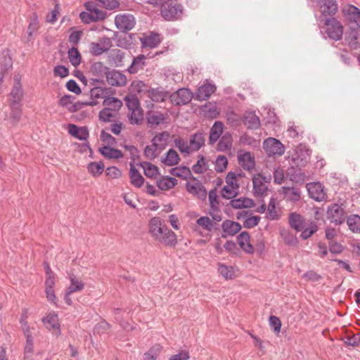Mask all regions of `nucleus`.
<instances>
[{
	"instance_id": "f257e3e1",
	"label": "nucleus",
	"mask_w": 360,
	"mask_h": 360,
	"mask_svg": "<svg viewBox=\"0 0 360 360\" xmlns=\"http://www.w3.org/2000/svg\"><path fill=\"white\" fill-rule=\"evenodd\" d=\"M149 233L154 239L167 246H175L177 243L176 235L165 224V221L155 217L149 221Z\"/></svg>"
},
{
	"instance_id": "f03ea898",
	"label": "nucleus",
	"mask_w": 360,
	"mask_h": 360,
	"mask_svg": "<svg viewBox=\"0 0 360 360\" xmlns=\"http://www.w3.org/2000/svg\"><path fill=\"white\" fill-rule=\"evenodd\" d=\"M323 25L326 26V33L328 37L335 41H339L343 35V26L335 18L321 19Z\"/></svg>"
},
{
	"instance_id": "7ed1b4c3",
	"label": "nucleus",
	"mask_w": 360,
	"mask_h": 360,
	"mask_svg": "<svg viewBox=\"0 0 360 360\" xmlns=\"http://www.w3.org/2000/svg\"><path fill=\"white\" fill-rule=\"evenodd\" d=\"M182 11V6L180 4L170 1L163 2L160 6L161 15L169 21L176 20Z\"/></svg>"
},
{
	"instance_id": "20e7f679",
	"label": "nucleus",
	"mask_w": 360,
	"mask_h": 360,
	"mask_svg": "<svg viewBox=\"0 0 360 360\" xmlns=\"http://www.w3.org/2000/svg\"><path fill=\"white\" fill-rule=\"evenodd\" d=\"M343 17L352 29L360 27V9L352 4H347L342 8Z\"/></svg>"
},
{
	"instance_id": "39448f33",
	"label": "nucleus",
	"mask_w": 360,
	"mask_h": 360,
	"mask_svg": "<svg viewBox=\"0 0 360 360\" xmlns=\"http://www.w3.org/2000/svg\"><path fill=\"white\" fill-rule=\"evenodd\" d=\"M271 178L264 176L260 174L253 176V193L255 196L262 197L266 195L267 192L266 183L270 181Z\"/></svg>"
},
{
	"instance_id": "423d86ee",
	"label": "nucleus",
	"mask_w": 360,
	"mask_h": 360,
	"mask_svg": "<svg viewBox=\"0 0 360 360\" xmlns=\"http://www.w3.org/2000/svg\"><path fill=\"white\" fill-rule=\"evenodd\" d=\"M192 98L193 93L186 88L179 89L170 95L171 101L175 105L188 104L192 100Z\"/></svg>"
},
{
	"instance_id": "0eeeda50",
	"label": "nucleus",
	"mask_w": 360,
	"mask_h": 360,
	"mask_svg": "<svg viewBox=\"0 0 360 360\" xmlns=\"http://www.w3.org/2000/svg\"><path fill=\"white\" fill-rule=\"evenodd\" d=\"M115 23L118 30L127 32L135 26V19L131 14H120L115 16Z\"/></svg>"
},
{
	"instance_id": "6e6552de",
	"label": "nucleus",
	"mask_w": 360,
	"mask_h": 360,
	"mask_svg": "<svg viewBox=\"0 0 360 360\" xmlns=\"http://www.w3.org/2000/svg\"><path fill=\"white\" fill-rule=\"evenodd\" d=\"M263 148L269 155H281L285 149L281 142L274 138H268L264 141Z\"/></svg>"
},
{
	"instance_id": "1a4fd4ad",
	"label": "nucleus",
	"mask_w": 360,
	"mask_h": 360,
	"mask_svg": "<svg viewBox=\"0 0 360 360\" xmlns=\"http://www.w3.org/2000/svg\"><path fill=\"white\" fill-rule=\"evenodd\" d=\"M307 188L310 198L316 201H323L326 198L324 188L319 182L307 184Z\"/></svg>"
},
{
	"instance_id": "9d476101",
	"label": "nucleus",
	"mask_w": 360,
	"mask_h": 360,
	"mask_svg": "<svg viewBox=\"0 0 360 360\" xmlns=\"http://www.w3.org/2000/svg\"><path fill=\"white\" fill-rule=\"evenodd\" d=\"M327 217L332 223L341 224L345 219V213L344 210L337 204H334L328 207L327 210Z\"/></svg>"
},
{
	"instance_id": "9b49d317",
	"label": "nucleus",
	"mask_w": 360,
	"mask_h": 360,
	"mask_svg": "<svg viewBox=\"0 0 360 360\" xmlns=\"http://www.w3.org/2000/svg\"><path fill=\"white\" fill-rule=\"evenodd\" d=\"M41 321L49 330L51 331L56 336L60 335L58 318L56 313H49L45 317H43Z\"/></svg>"
},
{
	"instance_id": "f8f14e48",
	"label": "nucleus",
	"mask_w": 360,
	"mask_h": 360,
	"mask_svg": "<svg viewBox=\"0 0 360 360\" xmlns=\"http://www.w3.org/2000/svg\"><path fill=\"white\" fill-rule=\"evenodd\" d=\"M318 5L320 12L323 16H333L338 11V6L336 0H319Z\"/></svg>"
},
{
	"instance_id": "ddd939ff",
	"label": "nucleus",
	"mask_w": 360,
	"mask_h": 360,
	"mask_svg": "<svg viewBox=\"0 0 360 360\" xmlns=\"http://www.w3.org/2000/svg\"><path fill=\"white\" fill-rule=\"evenodd\" d=\"M112 45V41L110 38L103 37L98 43L93 42L90 44V52L94 56H99L108 51Z\"/></svg>"
},
{
	"instance_id": "4468645a",
	"label": "nucleus",
	"mask_w": 360,
	"mask_h": 360,
	"mask_svg": "<svg viewBox=\"0 0 360 360\" xmlns=\"http://www.w3.org/2000/svg\"><path fill=\"white\" fill-rule=\"evenodd\" d=\"M107 82L111 86H123L127 84L126 76L118 70L109 71L106 75Z\"/></svg>"
},
{
	"instance_id": "2eb2a0df",
	"label": "nucleus",
	"mask_w": 360,
	"mask_h": 360,
	"mask_svg": "<svg viewBox=\"0 0 360 360\" xmlns=\"http://www.w3.org/2000/svg\"><path fill=\"white\" fill-rule=\"evenodd\" d=\"M216 91V86L212 84H204L198 87L195 99L198 101H206Z\"/></svg>"
},
{
	"instance_id": "dca6fc26",
	"label": "nucleus",
	"mask_w": 360,
	"mask_h": 360,
	"mask_svg": "<svg viewBox=\"0 0 360 360\" xmlns=\"http://www.w3.org/2000/svg\"><path fill=\"white\" fill-rule=\"evenodd\" d=\"M205 134L202 132H196L189 139V148L191 153L196 152L205 145Z\"/></svg>"
},
{
	"instance_id": "f3484780",
	"label": "nucleus",
	"mask_w": 360,
	"mask_h": 360,
	"mask_svg": "<svg viewBox=\"0 0 360 360\" xmlns=\"http://www.w3.org/2000/svg\"><path fill=\"white\" fill-rule=\"evenodd\" d=\"M238 160L240 165L248 171H250L255 166V158L250 152L240 153L238 157Z\"/></svg>"
},
{
	"instance_id": "a211bd4d",
	"label": "nucleus",
	"mask_w": 360,
	"mask_h": 360,
	"mask_svg": "<svg viewBox=\"0 0 360 360\" xmlns=\"http://www.w3.org/2000/svg\"><path fill=\"white\" fill-rule=\"evenodd\" d=\"M108 94L107 88L94 87L90 91L91 100L85 102L86 105L94 106L98 103L96 101L97 98H105Z\"/></svg>"
},
{
	"instance_id": "6ab92c4d",
	"label": "nucleus",
	"mask_w": 360,
	"mask_h": 360,
	"mask_svg": "<svg viewBox=\"0 0 360 360\" xmlns=\"http://www.w3.org/2000/svg\"><path fill=\"white\" fill-rule=\"evenodd\" d=\"M142 47L153 49L157 47L161 42L160 34L155 32H150L141 39Z\"/></svg>"
},
{
	"instance_id": "aec40b11",
	"label": "nucleus",
	"mask_w": 360,
	"mask_h": 360,
	"mask_svg": "<svg viewBox=\"0 0 360 360\" xmlns=\"http://www.w3.org/2000/svg\"><path fill=\"white\" fill-rule=\"evenodd\" d=\"M169 93L162 87L151 88L148 91V96L154 102H163L168 97Z\"/></svg>"
},
{
	"instance_id": "412c9836",
	"label": "nucleus",
	"mask_w": 360,
	"mask_h": 360,
	"mask_svg": "<svg viewBox=\"0 0 360 360\" xmlns=\"http://www.w3.org/2000/svg\"><path fill=\"white\" fill-rule=\"evenodd\" d=\"M244 124L250 129H257L260 126V120L253 112H246L243 117Z\"/></svg>"
},
{
	"instance_id": "4be33fe9",
	"label": "nucleus",
	"mask_w": 360,
	"mask_h": 360,
	"mask_svg": "<svg viewBox=\"0 0 360 360\" xmlns=\"http://www.w3.org/2000/svg\"><path fill=\"white\" fill-rule=\"evenodd\" d=\"M11 103H19L22 98V90L20 79L15 76L14 84L11 92Z\"/></svg>"
},
{
	"instance_id": "5701e85b",
	"label": "nucleus",
	"mask_w": 360,
	"mask_h": 360,
	"mask_svg": "<svg viewBox=\"0 0 360 360\" xmlns=\"http://www.w3.org/2000/svg\"><path fill=\"white\" fill-rule=\"evenodd\" d=\"M282 193L287 200L295 202L300 199L301 191L298 188L283 186Z\"/></svg>"
},
{
	"instance_id": "b1692460",
	"label": "nucleus",
	"mask_w": 360,
	"mask_h": 360,
	"mask_svg": "<svg viewBox=\"0 0 360 360\" xmlns=\"http://www.w3.org/2000/svg\"><path fill=\"white\" fill-rule=\"evenodd\" d=\"M223 231L229 236H234L241 230V225L236 221L225 220L221 224Z\"/></svg>"
},
{
	"instance_id": "393cba45",
	"label": "nucleus",
	"mask_w": 360,
	"mask_h": 360,
	"mask_svg": "<svg viewBox=\"0 0 360 360\" xmlns=\"http://www.w3.org/2000/svg\"><path fill=\"white\" fill-rule=\"evenodd\" d=\"M240 247L247 253L252 254L254 248L250 243V235L247 231L242 232L237 238Z\"/></svg>"
},
{
	"instance_id": "a878e982",
	"label": "nucleus",
	"mask_w": 360,
	"mask_h": 360,
	"mask_svg": "<svg viewBox=\"0 0 360 360\" xmlns=\"http://www.w3.org/2000/svg\"><path fill=\"white\" fill-rule=\"evenodd\" d=\"M224 124L220 121H216L210 129L209 143L214 144L220 137L223 132Z\"/></svg>"
},
{
	"instance_id": "bb28decb",
	"label": "nucleus",
	"mask_w": 360,
	"mask_h": 360,
	"mask_svg": "<svg viewBox=\"0 0 360 360\" xmlns=\"http://www.w3.org/2000/svg\"><path fill=\"white\" fill-rule=\"evenodd\" d=\"M289 224L297 231H301L304 228V219L302 215L292 212L289 215Z\"/></svg>"
},
{
	"instance_id": "cd10ccee",
	"label": "nucleus",
	"mask_w": 360,
	"mask_h": 360,
	"mask_svg": "<svg viewBox=\"0 0 360 360\" xmlns=\"http://www.w3.org/2000/svg\"><path fill=\"white\" fill-rule=\"evenodd\" d=\"M146 56L144 55H139L134 57L131 65L128 68L127 70L130 74H136L139 70H143L146 65Z\"/></svg>"
},
{
	"instance_id": "c85d7f7f",
	"label": "nucleus",
	"mask_w": 360,
	"mask_h": 360,
	"mask_svg": "<svg viewBox=\"0 0 360 360\" xmlns=\"http://www.w3.org/2000/svg\"><path fill=\"white\" fill-rule=\"evenodd\" d=\"M186 190L188 193L195 195L200 199H205L207 196V191L205 187L200 183L191 184L188 183L186 184Z\"/></svg>"
},
{
	"instance_id": "c756f323",
	"label": "nucleus",
	"mask_w": 360,
	"mask_h": 360,
	"mask_svg": "<svg viewBox=\"0 0 360 360\" xmlns=\"http://www.w3.org/2000/svg\"><path fill=\"white\" fill-rule=\"evenodd\" d=\"M169 137V133L163 131L156 134L153 138L151 142L156 145L159 148V150H162V151L167 146Z\"/></svg>"
},
{
	"instance_id": "7c9ffc66",
	"label": "nucleus",
	"mask_w": 360,
	"mask_h": 360,
	"mask_svg": "<svg viewBox=\"0 0 360 360\" xmlns=\"http://www.w3.org/2000/svg\"><path fill=\"white\" fill-rule=\"evenodd\" d=\"M217 270L219 274L226 280L233 279L236 276V271L232 266H228L222 263H218Z\"/></svg>"
},
{
	"instance_id": "2f4dec72",
	"label": "nucleus",
	"mask_w": 360,
	"mask_h": 360,
	"mask_svg": "<svg viewBox=\"0 0 360 360\" xmlns=\"http://www.w3.org/2000/svg\"><path fill=\"white\" fill-rule=\"evenodd\" d=\"M100 153L108 159H119L123 157V153L120 150L105 146L99 149Z\"/></svg>"
},
{
	"instance_id": "473e14b6",
	"label": "nucleus",
	"mask_w": 360,
	"mask_h": 360,
	"mask_svg": "<svg viewBox=\"0 0 360 360\" xmlns=\"http://www.w3.org/2000/svg\"><path fill=\"white\" fill-rule=\"evenodd\" d=\"M129 176L131 184L133 186L137 188H140L143 186L144 179L132 164H130Z\"/></svg>"
},
{
	"instance_id": "72a5a7b5",
	"label": "nucleus",
	"mask_w": 360,
	"mask_h": 360,
	"mask_svg": "<svg viewBox=\"0 0 360 360\" xmlns=\"http://www.w3.org/2000/svg\"><path fill=\"white\" fill-rule=\"evenodd\" d=\"M177 183L178 181L175 178L165 176L157 181V186L160 189L167 191L174 188Z\"/></svg>"
},
{
	"instance_id": "f704fd0d",
	"label": "nucleus",
	"mask_w": 360,
	"mask_h": 360,
	"mask_svg": "<svg viewBox=\"0 0 360 360\" xmlns=\"http://www.w3.org/2000/svg\"><path fill=\"white\" fill-rule=\"evenodd\" d=\"M180 161V158L177 152L174 149H169L166 153L165 157L162 158V162L167 166H174Z\"/></svg>"
},
{
	"instance_id": "c9c22d12",
	"label": "nucleus",
	"mask_w": 360,
	"mask_h": 360,
	"mask_svg": "<svg viewBox=\"0 0 360 360\" xmlns=\"http://www.w3.org/2000/svg\"><path fill=\"white\" fill-rule=\"evenodd\" d=\"M69 279L70 281V285L66 288L68 290V293H75L82 291L84 288V284L82 281L78 280L73 274H69Z\"/></svg>"
},
{
	"instance_id": "e433bc0d",
	"label": "nucleus",
	"mask_w": 360,
	"mask_h": 360,
	"mask_svg": "<svg viewBox=\"0 0 360 360\" xmlns=\"http://www.w3.org/2000/svg\"><path fill=\"white\" fill-rule=\"evenodd\" d=\"M233 145V138L231 134L226 133L220 139L218 144L217 149L220 151H226L231 148Z\"/></svg>"
},
{
	"instance_id": "4c0bfd02",
	"label": "nucleus",
	"mask_w": 360,
	"mask_h": 360,
	"mask_svg": "<svg viewBox=\"0 0 360 360\" xmlns=\"http://www.w3.org/2000/svg\"><path fill=\"white\" fill-rule=\"evenodd\" d=\"M127 117L130 124L140 125L143 121V111L141 108L131 110Z\"/></svg>"
},
{
	"instance_id": "58836bf2",
	"label": "nucleus",
	"mask_w": 360,
	"mask_h": 360,
	"mask_svg": "<svg viewBox=\"0 0 360 360\" xmlns=\"http://www.w3.org/2000/svg\"><path fill=\"white\" fill-rule=\"evenodd\" d=\"M287 176L290 179L295 182L303 181L304 174L302 173L300 169L291 167L287 170Z\"/></svg>"
},
{
	"instance_id": "ea45409f",
	"label": "nucleus",
	"mask_w": 360,
	"mask_h": 360,
	"mask_svg": "<svg viewBox=\"0 0 360 360\" xmlns=\"http://www.w3.org/2000/svg\"><path fill=\"white\" fill-rule=\"evenodd\" d=\"M171 174L175 176L180 177L184 179H186L191 176V172L188 167H178L171 169Z\"/></svg>"
},
{
	"instance_id": "a19ab883",
	"label": "nucleus",
	"mask_w": 360,
	"mask_h": 360,
	"mask_svg": "<svg viewBox=\"0 0 360 360\" xmlns=\"http://www.w3.org/2000/svg\"><path fill=\"white\" fill-rule=\"evenodd\" d=\"M280 234L286 245L290 246H295L297 245V239L295 235L288 230L283 229L281 231Z\"/></svg>"
},
{
	"instance_id": "79ce46f5",
	"label": "nucleus",
	"mask_w": 360,
	"mask_h": 360,
	"mask_svg": "<svg viewBox=\"0 0 360 360\" xmlns=\"http://www.w3.org/2000/svg\"><path fill=\"white\" fill-rule=\"evenodd\" d=\"M103 105L106 106L105 108L119 110L122 106V102L115 97L106 96L103 100Z\"/></svg>"
},
{
	"instance_id": "37998d69",
	"label": "nucleus",
	"mask_w": 360,
	"mask_h": 360,
	"mask_svg": "<svg viewBox=\"0 0 360 360\" xmlns=\"http://www.w3.org/2000/svg\"><path fill=\"white\" fill-rule=\"evenodd\" d=\"M11 112L10 114V118L13 124H17L22 115V110L19 103H11Z\"/></svg>"
},
{
	"instance_id": "c03bdc74",
	"label": "nucleus",
	"mask_w": 360,
	"mask_h": 360,
	"mask_svg": "<svg viewBox=\"0 0 360 360\" xmlns=\"http://www.w3.org/2000/svg\"><path fill=\"white\" fill-rule=\"evenodd\" d=\"M79 17H80L81 20L86 24H89L93 22H97V21L103 20L105 19L104 18L98 16V13L94 14L89 11L81 12L79 14Z\"/></svg>"
},
{
	"instance_id": "a18cd8bd",
	"label": "nucleus",
	"mask_w": 360,
	"mask_h": 360,
	"mask_svg": "<svg viewBox=\"0 0 360 360\" xmlns=\"http://www.w3.org/2000/svg\"><path fill=\"white\" fill-rule=\"evenodd\" d=\"M141 166L144 170V174L147 177L153 178L158 174V168L155 165L148 162L141 163Z\"/></svg>"
},
{
	"instance_id": "49530a36",
	"label": "nucleus",
	"mask_w": 360,
	"mask_h": 360,
	"mask_svg": "<svg viewBox=\"0 0 360 360\" xmlns=\"http://www.w3.org/2000/svg\"><path fill=\"white\" fill-rule=\"evenodd\" d=\"M162 152V150H159V148L152 143L151 145L147 146L144 149V155L149 160H153L157 158L159 154Z\"/></svg>"
},
{
	"instance_id": "de8ad7c7",
	"label": "nucleus",
	"mask_w": 360,
	"mask_h": 360,
	"mask_svg": "<svg viewBox=\"0 0 360 360\" xmlns=\"http://www.w3.org/2000/svg\"><path fill=\"white\" fill-rule=\"evenodd\" d=\"M87 169L94 176H98L104 170V165L102 162H93L88 165Z\"/></svg>"
},
{
	"instance_id": "09e8293b",
	"label": "nucleus",
	"mask_w": 360,
	"mask_h": 360,
	"mask_svg": "<svg viewBox=\"0 0 360 360\" xmlns=\"http://www.w3.org/2000/svg\"><path fill=\"white\" fill-rule=\"evenodd\" d=\"M195 174H203L207 169V165L203 155H199L197 162L192 167Z\"/></svg>"
},
{
	"instance_id": "8fccbe9b",
	"label": "nucleus",
	"mask_w": 360,
	"mask_h": 360,
	"mask_svg": "<svg viewBox=\"0 0 360 360\" xmlns=\"http://www.w3.org/2000/svg\"><path fill=\"white\" fill-rule=\"evenodd\" d=\"M196 224L207 231H212L214 229V224L208 217H200L197 219Z\"/></svg>"
},
{
	"instance_id": "3c124183",
	"label": "nucleus",
	"mask_w": 360,
	"mask_h": 360,
	"mask_svg": "<svg viewBox=\"0 0 360 360\" xmlns=\"http://www.w3.org/2000/svg\"><path fill=\"white\" fill-rule=\"evenodd\" d=\"M68 58L70 59V62L71 64L77 67L81 63V54L79 53L78 49L73 46L68 50Z\"/></svg>"
},
{
	"instance_id": "603ef678",
	"label": "nucleus",
	"mask_w": 360,
	"mask_h": 360,
	"mask_svg": "<svg viewBox=\"0 0 360 360\" xmlns=\"http://www.w3.org/2000/svg\"><path fill=\"white\" fill-rule=\"evenodd\" d=\"M129 111L141 108L138 98L134 95L126 96L124 98Z\"/></svg>"
},
{
	"instance_id": "864d4df0",
	"label": "nucleus",
	"mask_w": 360,
	"mask_h": 360,
	"mask_svg": "<svg viewBox=\"0 0 360 360\" xmlns=\"http://www.w3.org/2000/svg\"><path fill=\"white\" fill-rule=\"evenodd\" d=\"M347 224L352 232L360 233V217L359 215L349 217Z\"/></svg>"
},
{
	"instance_id": "5fc2aeb1",
	"label": "nucleus",
	"mask_w": 360,
	"mask_h": 360,
	"mask_svg": "<svg viewBox=\"0 0 360 360\" xmlns=\"http://www.w3.org/2000/svg\"><path fill=\"white\" fill-rule=\"evenodd\" d=\"M118 110H112L110 108H104L99 112L100 120L107 122H110L115 117V113Z\"/></svg>"
},
{
	"instance_id": "6e6d98bb",
	"label": "nucleus",
	"mask_w": 360,
	"mask_h": 360,
	"mask_svg": "<svg viewBox=\"0 0 360 360\" xmlns=\"http://www.w3.org/2000/svg\"><path fill=\"white\" fill-rule=\"evenodd\" d=\"M162 350L160 345H155L150 348V349L144 354V360H156Z\"/></svg>"
},
{
	"instance_id": "4d7b16f0",
	"label": "nucleus",
	"mask_w": 360,
	"mask_h": 360,
	"mask_svg": "<svg viewBox=\"0 0 360 360\" xmlns=\"http://www.w3.org/2000/svg\"><path fill=\"white\" fill-rule=\"evenodd\" d=\"M97 6L98 5L94 1H87L84 4V7L87 11L94 14L98 13V16L105 18L106 13L99 10Z\"/></svg>"
},
{
	"instance_id": "13d9d810",
	"label": "nucleus",
	"mask_w": 360,
	"mask_h": 360,
	"mask_svg": "<svg viewBox=\"0 0 360 360\" xmlns=\"http://www.w3.org/2000/svg\"><path fill=\"white\" fill-rule=\"evenodd\" d=\"M238 193V189L236 188V187L225 185L221 189V195L223 198L232 199L237 195Z\"/></svg>"
},
{
	"instance_id": "bf43d9fd",
	"label": "nucleus",
	"mask_w": 360,
	"mask_h": 360,
	"mask_svg": "<svg viewBox=\"0 0 360 360\" xmlns=\"http://www.w3.org/2000/svg\"><path fill=\"white\" fill-rule=\"evenodd\" d=\"M238 177H241V174L240 173L236 174L233 172H229L226 177V185L231 187H236V188L238 189L239 184L237 181Z\"/></svg>"
},
{
	"instance_id": "052dcab7",
	"label": "nucleus",
	"mask_w": 360,
	"mask_h": 360,
	"mask_svg": "<svg viewBox=\"0 0 360 360\" xmlns=\"http://www.w3.org/2000/svg\"><path fill=\"white\" fill-rule=\"evenodd\" d=\"M174 146L179 150V151L184 155H189L191 150L189 144L183 139H176L174 140Z\"/></svg>"
},
{
	"instance_id": "680f3d73",
	"label": "nucleus",
	"mask_w": 360,
	"mask_h": 360,
	"mask_svg": "<svg viewBox=\"0 0 360 360\" xmlns=\"http://www.w3.org/2000/svg\"><path fill=\"white\" fill-rule=\"evenodd\" d=\"M227 123L231 127H237L241 123V119L238 115L233 111H231L226 114Z\"/></svg>"
},
{
	"instance_id": "e2e57ef3",
	"label": "nucleus",
	"mask_w": 360,
	"mask_h": 360,
	"mask_svg": "<svg viewBox=\"0 0 360 360\" xmlns=\"http://www.w3.org/2000/svg\"><path fill=\"white\" fill-rule=\"evenodd\" d=\"M228 165V160L224 155H219L215 161V170L218 172H224Z\"/></svg>"
},
{
	"instance_id": "0e129e2a",
	"label": "nucleus",
	"mask_w": 360,
	"mask_h": 360,
	"mask_svg": "<svg viewBox=\"0 0 360 360\" xmlns=\"http://www.w3.org/2000/svg\"><path fill=\"white\" fill-rule=\"evenodd\" d=\"M147 120L149 124L158 125L164 121L165 117L160 112H153L148 115Z\"/></svg>"
},
{
	"instance_id": "69168bd1",
	"label": "nucleus",
	"mask_w": 360,
	"mask_h": 360,
	"mask_svg": "<svg viewBox=\"0 0 360 360\" xmlns=\"http://www.w3.org/2000/svg\"><path fill=\"white\" fill-rule=\"evenodd\" d=\"M318 230L317 225L314 222H311L310 224L309 227L304 228L302 230L301 237L306 240L311 237L314 233H316Z\"/></svg>"
},
{
	"instance_id": "338daca9",
	"label": "nucleus",
	"mask_w": 360,
	"mask_h": 360,
	"mask_svg": "<svg viewBox=\"0 0 360 360\" xmlns=\"http://www.w3.org/2000/svg\"><path fill=\"white\" fill-rule=\"evenodd\" d=\"M34 349V338L26 339L24 349V359H30L32 357Z\"/></svg>"
},
{
	"instance_id": "774afa93",
	"label": "nucleus",
	"mask_w": 360,
	"mask_h": 360,
	"mask_svg": "<svg viewBox=\"0 0 360 360\" xmlns=\"http://www.w3.org/2000/svg\"><path fill=\"white\" fill-rule=\"evenodd\" d=\"M267 218L271 220H275L278 219V214L276 210L275 201L273 198L270 200L267 209Z\"/></svg>"
}]
</instances>
